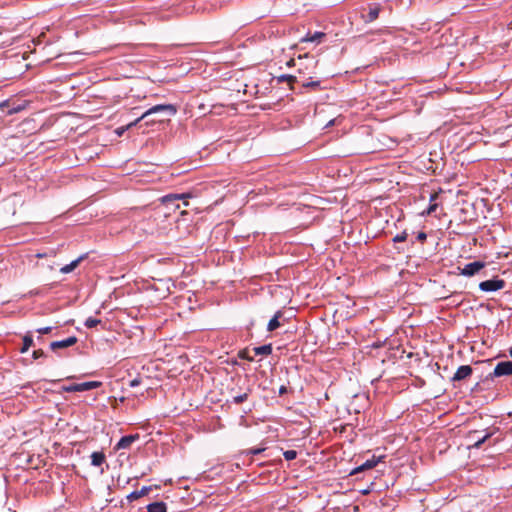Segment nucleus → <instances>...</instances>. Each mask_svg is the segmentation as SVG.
<instances>
[{
  "label": "nucleus",
  "mask_w": 512,
  "mask_h": 512,
  "mask_svg": "<svg viewBox=\"0 0 512 512\" xmlns=\"http://www.w3.org/2000/svg\"><path fill=\"white\" fill-rule=\"evenodd\" d=\"M177 112L175 106L171 104H160L155 105L148 109L146 112H144L139 118L134 120L133 122L129 123L126 127H122L117 129V134L122 135L125 130L132 128L133 126H136L140 121L146 119L150 115L158 114V113H166L168 116H173Z\"/></svg>",
  "instance_id": "nucleus-1"
},
{
  "label": "nucleus",
  "mask_w": 512,
  "mask_h": 512,
  "mask_svg": "<svg viewBox=\"0 0 512 512\" xmlns=\"http://www.w3.org/2000/svg\"><path fill=\"white\" fill-rule=\"evenodd\" d=\"M318 61L309 54L300 55L298 57V72L300 74L312 73L316 68Z\"/></svg>",
  "instance_id": "nucleus-2"
},
{
  "label": "nucleus",
  "mask_w": 512,
  "mask_h": 512,
  "mask_svg": "<svg viewBox=\"0 0 512 512\" xmlns=\"http://www.w3.org/2000/svg\"><path fill=\"white\" fill-rule=\"evenodd\" d=\"M28 105V101L20 99H8L0 103V109H7L9 115L24 110Z\"/></svg>",
  "instance_id": "nucleus-3"
},
{
  "label": "nucleus",
  "mask_w": 512,
  "mask_h": 512,
  "mask_svg": "<svg viewBox=\"0 0 512 512\" xmlns=\"http://www.w3.org/2000/svg\"><path fill=\"white\" fill-rule=\"evenodd\" d=\"M504 286H505L504 280L494 278V279L482 281L479 284V289L484 292H494V291H498V290L504 288Z\"/></svg>",
  "instance_id": "nucleus-4"
},
{
  "label": "nucleus",
  "mask_w": 512,
  "mask_h": 512,
  "mask_svg": "<svg viewBox=\"0 0 512 512\" xmlns=\"http://www.w3.org/2000/svg\"><path fill=\"white\" fill-rule=\"evenodd\" d=\"M485 265H486L485 262H482V261H474V262L468 263V264L464 265V267H462V268L459 267L460 274L467 276V277L474 276L480 270H482L485 267Z\"/></svg>",
  "instance_id": "nucleus-5"
},
{
  "label": "nucleus",
  "mask_w": 512,
  "mask_h": 512,
  "mask_svg": "<svg viewBox=\"0 0 512 512\" xmlns=\"http://www.w3.org/2000/svg\"><path fill=\"white\" fill-rule=\"evenodd\" d=\"M493 375L495 377L512 375V361L499 362L494 368Z\"/></svg>",
  "instance_id": "nucleus-6"
},
{
  "label": "nucleus",
  "mask_w": 512,
  "mask_h": 512,
  "mask_svg": "<svg viewBox=\"0 0 512 512\" xmlns=\"http://www.w3.org/2000/svg\"><path fill=\"white\" fill-rule=\"evenodd\" d=\"M78 339L75 336L68 337L67 339L61 340V341H54L50 343V348L53 351H56L58 349H64L68 348L70 346H73L77 343Z\"/></svg>",
  "instance_id": "nucleus-7"
},
{
  "label": "nucleus",
  "mask_w": 512,
  "mask_h": 512,
  "mask_svg": "<svg viewBox=\"0 0 512 512\" xmlns=\"http://www.w3.org/2000/svg\"><path fill=\"white\" fill-rule=\"evenodd\" d=\"M472 372H473V370L470 365H462L457 369L454 376L452 377V380L453 381L464 380V379L468 378L472 374Z\"/></svg>",
  "instance_id": "nucleus-8"
},
{
  "label": "nucleus",
  "mask_w": 512,
  "mask_h": 512,
  "mask_svg": "<svg viewBox=\"0 0 512 512\" xmlns=\"http://www.w3.org/2000/svg\"><path fill=\"white\" fill-rule=\"evenodd\" d=\"M138 438H139V436L137 434L124 436L119 440V442L116 445V448L117 449H128V448H130L132 443H134Z\"/></svg>",
  "instance_id": "nucleus-9"
},
{
  "label": "nucleus",
  "mask_w": 512,
  "mask_h": 512,
  "mask_svg": "<svg viewBox=\"0 0 512 512\" xmlns=\"http://www.w3.org/2000/svg\"><path fill=\"white\" fill-rule=\"evenodd\" d=\"M382 458L383 457L377 458V457L373 456L371 459H368L362 465L357 467L355 469V473L374 468L382 460Z\"/></svg>",
  "instance_id": "nucleus-10"
},
{
  "label": "nucleus",
  "mask_w": 512,
  "mask_h": 512,
  "mask_svg": "<svg viewBox=\"0 0 512 512\" xmlns=\"http://www.w3.org/2000/svg\"><path fill=\"white\" fill-rule=\"evenodd\" d=\"M84 259H85V255H81L80 257H78L77 259L72 261L70 264H67V265L63 266L60 269V272L63 273V274H68V273L72 272L74 269H76L79 266V264Z\"/></svg>",
  "instance_id": "nucleus-11"
},
{
  "label": "nucleus",
  "mask_w": 512,
  "mask_h": 512,
  "mask_svg": "<svg viewBox=\"0 0 512 512\" xmlns=\"http://www.w3.org/2000/svg\"><path fill=\"white\" fill-rule=\"evenodd\" d=\"M76 384H77L78 392L89 391V390L96 389L101 386V382H99V381H88V382L76 383Z\"/></svg>",
  "instance_id": "nucleus-12"
},
{
  "label": "nucleus",
  "mask_w": 512,
  "mask_h": 512,
  "mask_svg": "<svg viewBox=\"0 0 512 512\" xmlns=\"http://www.w3.org/2000/svg\"><path fill=\"white\" fill-rule=\"evenodd\" d=\"M188 197H189L188 194H168V195H165L162 197V203H164V204L171 203L172 204L177 200L186 199Z\"/></svg>",
  "instance_id": "nucleus-13"
},
{
  "label": "nucleus",
  "mask_w": 512,
  "mask_h": 512,
  "mask_svg": "<svg viewBox=\"0 0 512 512\" xmlns=\"http://www.w3.org/2000/svg\"><path fill=\"white\" fill-rule=\"evenodd\" d=\"M151 490L150 487H142L141 490L139 491H133L132 493H130L127 498L129 501H134V500H137L145 495H147L149 493V491Z\"/></svg>",
  "instance_id": "nucleus-14"
},
{
  "label": "nucleus",
  "mask_w": 512,
  "mask_h": 512,
  "mask_svg": "<svg viewBox=\"0 0 512 512\" xmlns=\"http://www.w3.org/2000/svg\"><path fill=\"white\" fill-rule=\"evenodd\" d=\"M105 461V454L103 452H93L91 454V464L93 466H101Z\"/></svg>",
  "instance_id": "nucleus-15"
},
{
  "label": "nucleus",
  "mask_w": 512,
  "mask_h": 512,
  "mask_svg": "<svg viewBox=\"0 0 512 512\" xmlns=\"http://www.w3.org/2000/svg\"><path fill=\"white\" fill-rule=\"evenodd\" d=\"M148 512H167V506L164 502H154L147 506Z\"/></svg>",
  "instance_id": "nucleus-16"
},
{
  "label": "nucleus",
  "mask_w": 512,
  "mask_h": 512,
  "mask_svg": "<svg viewBox=\"0 0 512 512\" xmlns=\"http://www.w3.org/2000/svg\"><path fill=\"white\" fill-rule=\"evenodd\" d=\"M325 34L323 32H315L313 34H307L304 38L301 39V42H317L319 43L321 38H323Z\"/></svg>",
  "instance_id": "nucleus-17"
},
{
  "label": "nucleus",
  "mask_w": 512,
  "mask_h": 512,
  "mask_svg": "<svg viewBox=\"0 0 512 512\" xmlns=\"http://www.w3.org/2000/svg\"><path fill=\"white\" fill-rule=\"evenodd\" d=\"M282 316V313L280 311H278L274 317L269 321L268 323V326H267V330L268 331H274L276 330L277 328L280 327V322H279V318Z\"/></svg>",
  "instance_id": "nucleus-18"
},
{
  "label": "nucleus",
  "mask_w": 512,
  "mask_h": 512,
  "mask_svg": "<svg viewBox=\"0 0 512 512\" xmlns=\"http://www.w3.org/2000/svg\"><path fill=\"white\" fill-rule=\"evenodd\" d=\"M255 355H264V356H267V355H270L272 353V345L271 344H266V345H262V346H258V347H255L253 349Z\"/></svg>",
  "instance_id": "nucleus-19"
},
{
  "label": "nucleus",
  "mask_w": 512,
  "mask_h": 512,
  "mask_svg": "<svg viewBox=\"0 0 512 512\" xmlns=\"http://www.w3.org/2000/svg\"><path fill=\"white\" fill-rule=\"evenodd\" d=\"M32 345H33L32 335L30 333L25 334L23 337V346L20 349V352L26 353Z\"/></svg>",
  "instance_id": "nucleus-20"
},
{
  "label": "nucleus",
  "mask_w": 512,
  "mask_h": 512,
  "mask_svg": "<svg viewBox=\"0 0 512 512\" xmlns=\"http://www.w3.org/2000/svg\"><path fill=\"white\" fill-rule=\"evenodd\" d=\"M101 323V320L100 319H97V318H94V317H89L85 320V323L84 325L87 327V328H94L96 327L98 324Z\"/></svg>",
  "instance_id": "nucleus-21"
},
{
  "label": "nucleus",
  "mask_w": 512,
  "mask_h": 512,
  "mask_svg": "<svg viewBox=\"0 0 512 512\" xmlns=\"http://www.w3.org/2000/svg\"><path fill=\"white\" fill-rule=\"evenodd\" d=\"M379 8L377 7H374V8H370L369 12H368V21L372 22L374 20H376L379 16Z\"/></svg>",
  "instance_id": "nucleus-22"
},
{
  "label": "nucleus",
  "mask_w": 512,
  "mask_h": 512,
  "mask_svg": "<svg viewBox=\"0 0 512 512\" xmlns=\"http://www.w3.org/2000/svg\"><path fill=\"white\" fill-rule=\"evenodd\" d=\"M319 86H320V81H318V80H312V81H307V82L302 83V87L312 88L314 90L318 89Z\"/></svg>",
  "instance_id": "nucleus-23"
},
{
  "label": "nucleus",
  "mask_w": 512,
  "mask_h": 512,
  "mask_svg": "<svg viewBox=\"0 0 512 512\" xmlns=\"http://www.w3.org/2000/svg\"><path fill=\"white\" fill-rule=\"evenodd\" d=\"M287 81L289 84L297 82V78L293 75H281L278 77V82Z\"/></svg>",
  "instance_id": "nucleus-24"
},
{
  "label": "nucleus",
  "mask_w": 512,
  "mask_h": 512,
  "mask_svg": "<svg viewBox=\"0 0 512 512\" xmlns=\"http://www.w3.org/2000/svg\"><path fill=\"white\" fill-rule=\"evenodd\" d=\"M283 456L287 461H291L297 457V452L295 450H287L283 453Z\"/></svg>",
  "instance_id": "nucleus-25"
},
{
  "label": "nucleus",
  "mask_w": 512,
  "mask_h": 512,
  "mask_svg": "<svg viewBox=\"0 0 512 512\" xmlns=\"http://www.w3.org/2000/svg\"><path fill=\"white\" fill-rule=\"evenodd\" d=\"M248 398V393H243V394H240V395H237V396H234L233 397V402L235 404H240L244 401H246Z\"/></svg>",
  "instance_id": "nucleus-26"
},
{
  "label": "nucleus",
  "mask_w": 512,
  "mask_h": 512,
  "mask_svg": "<svg viewBox=\"0 0 512 512\" xmlns=\"http://www.w3.org/2000/svg\"><path fill=\"white\" fill-rule=\"evenodd\" d=\"M407 236H408L407 232L403 231V232H401V233L397 234V235L393 238V241H394V242H403V241H405V240L407 239Z\"/></svg>",
  "instance_id": "nucleus-27"
},
{
  "label": "nucleus",
  "mask_w": 512,
  "mask_h": 512,
  "mask_svg": "<svg viewBox=\"0 0 512 512\" xmlns=\"http://www.w3.org/2000/svg\"><path fill=\"white\" fill-rule=\"evenodd\" d=\"M491 435L492 433H487L482 438L476 440L474 447L479 448Z\"/></svg>",
  "instance_id": "nucleus-28"
},
{
  "label": "nucleus",
  "mask_w": 512,
  "mask_h": 512,
  "mask_svg": "<svg viewBox=\"0 0 512 512\" xmlns=\"http://www.w3.org/2000/svg\"><path fill=\"white\" fill-rule=\"evenodd\" d=\"M32 356H33L34 359H38V358H41V357H45L46 354H45V352L42 349H38V350H34L33 351Z\"/></svg>",
  "instance_id": "nucleus-29"
},
{
  "label": "nucleus",
  "mask_w": 512,
  "mask_h": 512,
  "mask_svg": "<svg viewBox=\"0 0 512 512\" xmlns=\"http://www.w3.org/2000/svg\"><path fill=\"white\" fill-rule=\"evenodd\" d=\"M64 390L66 392H78L77 384L73 383V384H71L69 386H66V387H64Z\"/></svg>",
  "instance_id": "nucleus-30"
},
{
  "label": "nucleus",
  "mask_w": 512,
  "mask_h": 512,
  "mask_svg": "<svg viewBox=\"0 0 512 512\" xmlns=\"http://www.w3.org/2000/svg\"><path fill=\"white\" fill-rule=\"evenodd\" d=\"M264 451V448H252L247 451V454L257 455Z\"/></svg>",
  "instance_id": "nucleus-31"
},
{
  "label": "nucleus",
  "mask_w": 512,
  "mask_h": 512,
  "mask_svg": "<svg viewBox=\"0 0 512 512\" xmlns=\"http://www.w3.org/2000/svg\"><path fill=\"white\" fill-rule=\"evenodd\" d=\"M51 330H52V327H43V328H39L37 331L40 334H48L51 332Z\"/></svg>",
  "instance_id": "nucleus-32"
},
{
  "label": "nucleus",
  "mask_w": 512,
  "mask_h": 512,
  "mask_svg": "<svg viewBox=\"0 0 512 512\" xmlns=\"http://www.w3.org/2000/svg\"><path fill=\"white\" fill-rule=\"evenodd\" d=\"M416 238L418 241L424 242L427 238V235L424 232H419Z\"/></svg>",
  "instance_id": "nucleus-33"
},
{
  "label": "nucleus",
  "mask_w": 512,
  "mask_h": 512,
  "mask_svg": "<svg viewBox=\"0 0 512 512\" xmlns=\"http://www.w3.org/2000/svg\"><path fill=\"white\" fill-rule=\"evenodd\" d=\"M140 383H141V380L139 378H135V379L130 381V386L131 387H136V386L140 385Z\"/></svg>",
  "instance_id": "nucleus-34"
},
{
  "label": "nucleus",
  "mask_w": 512,
  "mask_h": 512,
  "mask_svg": "<svg viewBox=\"0 0 512 512\" xmlns=\"http://www.w3.org/2000/svg\"><path fill=\"white\" fill-rule=\"evenodd\" d=\"M436 207H437L436 204L430 205L429 208H428L427 213L431 214L432 212H434L436 210Z\"/></svg>",
  "instance_id": "nucleus-35"
},
{
  "label": "nucleus",
  "mask_w": 512,
  "mask_h": 512,
  "mask_svg": "<svg viewBox=\"0 0 512 512\" xmlns=\"http://www.w3.org/2000/svg\"><path fill=\"white\" fill-rule=\"evenodd\" d=\"M296 61L295 59H290L288 62H287V66L288 67H291V66H296Z\"/></svg>",
  "instance_id": "nucleus-36"
},
{
  "label": "nucleus",
  "mask_w": 512,
  "mask_h": 512,
  "mask_svg": "<svg viewBox=\"0 0 512 512\" xmlns=\"http://www.w3.org/2000/svg\"><path fill=\"white\" fill-rule=\"evenodd\" d=\"M334 123H335V119H332V120H330V121L327 123L326 127H330V126L334 125Z\"/></svg>",
  "instance_id": "nucleus-37"
},
{
  "label": "nucleus",
  "mask_w": 512,
  "mask_h": 512,
  "mask_svg": "<svg viewBox=\"0 0 512 512\" xmlns=\"http://www.w3.org/2000/svg\"><path fill=\"white\" fill-rule=\"evenodd\" d=\"M285 392H286V387L282 386V387L280 388V390H279V393H280V394H283V393H285Z\"/></svg>",
  "instance_id": "nucleus-38"
},
{
  "label": "nucleus",
  "mask_w": 512,
  "mask_h": 512,
  "mask_svg": "<svg viewBox=\"0 0 512 512\" xmlns=\"http://www.w3.org/2000/svg\"><path fill=\"white\" fill-rule=\"evenodd\" d=\"M155 122H156V120L146 121V125H149V124L155 123Z\"/></svg>",
  "instance_id": "nucleus-39"
},
{
  "label": "nucleus",
  "mask_w": 512,
  "mask_h": 512,
  "mask_svg": "<svg viewBox=\"0 0 512 512\" xmlns=\"http://www.w3.org/2000/svg\"><path fill=\"white\" fill-rule=\"evenodd\" d=\"M509 354L512 357V347L509 349Z\"/></svg>",
  "instance_id": "nucleus-40"
},
{
  "label": "nucleus",
  "mask_w": 512,
  "mask_h": 512,
  "mask_svg": "<svg viewBox=\"0 0 512 512\" xmlns=\"http://www.w3.org/2000/svg\"><path fill=\"white\" fill-rule=\"evenodd\" d=\"M509 27L512 29V21L510 22Z\"/></svg>",
  "instance_id": "nucleus-41"
}]
</instances>
